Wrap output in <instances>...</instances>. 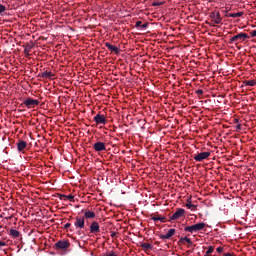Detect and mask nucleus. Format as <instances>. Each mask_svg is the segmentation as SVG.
<instances>
[{
	"instance_id": "1",
	"label": "nucleus",
	"mask_w": 256,
	"mask_h": 256,
	"mask_svg": "<svg viewBox=\"0 0 256 256\" xmlns=\"http://www.w3.org/2000/svg\"><path fill=\"white\" fill-rule=\"evenodd\" d=\"M205 227H207V224L205 223H197L191 226H186L184 228V231L188 232V233H197V231H203V229H205Z\"/></svg>"
},
{
	"instance_id": "2",
	"label": "nucleus",
	"mask_w": 256,
	"mask_h": 256,
	"mask_svg": "<svg viewBox=\"0 0 256 256\" xmlns=\"http://www.w3.org/2000/svg\"><path fill=\"white\" fill-rule=\"evenodd\" d=\"M54 247L57 251H66L71 247V243L68 240H59Z\"/></svg>"
},
{
	"instance_id": "3",
	"label": "nucleus",
	"mask_w": 256,
	"mask_h": 256,
	"mask_svg": "<svg viewBox=\"0 0 256 256\" xmlns=\"http://www.w3.org/2000/svg\"><path fill=\"white\" fill-rule=\"evenodd\" d=\"M27 107V109H35L39 105V100H35L31 97L26 98L23 103L21 104V107Z\"/></svg>"
},
{
	"instance_id": "4",
	"label": "nucleus",
	"mask_w": 256,
	"mask_h": 256,
	"mask_svg": "<svg viewBox=\"0 0 256 256\" xmlns=\"http://www.w3.org/2000/svg\"><path fill=\"white\" fill-rule=\"evenodd\" d=\"M245 39H249V35H247V33L241 32V33L233 36L232 38H230L229 43L230 44H233V43L237 44V43H241V42L245 41Z\"/></svg>"
},
{
	"instance_id": "5",
	"label": "nucleus",
	"mask_w": 256,
	"mask_h": 256,
	"mask_svg": "<svg viewBox=\"0 0 256 256\" xmlns=\"http://www.w3.org/2000/svg\"><path fill=\"white\" fill-rule=\"evenodd\" d=\"M209 157H211V152H202V153L195 154L193 156V159L194 161L201 162V161H205V159H209Z\"/></svg>"
},
{
	"instance_id": "6",
	"label": "nucleus",
	"mask_w": 256,
	"mask_h": 256,
	"mask_svg": "<svg viewBox=\"0 0 256 256\" xmlns=\"http://www.w3.org/2000/svg\"><path fill=\"white\" fill-rule=\"evenodd\" d=\"M181 217H185V209L178 208L176 212L170 216V221H177V219H181Z\"/></svg>"
},
{
	"instance_id": "7",
	"label": "nucleus",
	"mask_w": 256,
	"mask_h": 256,
	"mask_svg": "<svg viewBox=\"0 0 256 256\" xmlns=\"http://www.w3.org/2000/svg\"><path fill=\"white\" fill-rule=\"evenodd\" d=\"M210 17L216 25H221L223 23V18L221 17V14L219 12H217V13L212 12L210 14Z\"/></svg>"
},
{
	"instance_id": "8",
	"label": "nucleus",
	"mask_w": 256,
	"mask_h": 256,
	"mask_svg": "<svg viewBox=\"0 0 256 256\" xmlns=\"http://www.w3.org/2000/svg\"><path fill=\"white\" fill-rule=\"evenodd\" d=\"M93 149L97 153H101V151H107V146L105 145V142H96L93 144Z\"/></svg>"
},
{
	"instance_id": "9",
	"label": "nucleus",
	"mask_w": 256,
	"mask_h": 256,
	"mask_svg": "<svg viewBox=\"0 0 256 256\" xmlns=\"http://www.w3.org/2000/svg\"><path fill=\"white\" fill-rule=\"evenodd\" d=\"M94 121L96 125H107V118H105V115L97 114L94 117Z\"/></svg>"
},
{
	"instance_id": "10",
	"label": "nucleus",
	"mask_w": 256,
	"mask_h": 256,
	"mask_svg": "<svg viewBox=\"0 0 256 256\" xmlns=\"http://www.w3.org/2000/svg\"><path fill=\"white\" fill-rule=\"evenodd\" d=\"M90 233L97 235V233H101V227L99 226V222L93 221L90 225Z\"/></svg>"
},
{
	"instance_id": "11",
	"label": "nucleus",
	"mask_w": 256,
	"mask_h": 256,
	"mask_svg": "<svg viewBox=\"0 0 256 256\" xmlns=\"http://www.w3.org/2000/svg\"><path fill=\"white\" fill-rule=\"evenodd\" d=\"M76 229H85V218L76 217V221L74 222Z\"/></svg>"
},
{
	"instance_id": "12",
	"label": "nucleus",
	"mask_w": 256,
	"mask_h": 256,
	"mask_svg": "<svg viewBox=\"0 0 256 256\" xmlns=\"http://www.w3.org/2000/svg\"><path fill=\"white\" fill-rule=\"evenodd\" d=\"M175 235V228L169 229L166 234H161L160 239H171Z\"/></svg>"
},
{
	"instance_id": "13",
	"label": "nucleus",
	"mask_w": 256,
	"mask_h": 256,
	"mask_svg": "<svg viewBox=\"0 0 256 256\" xmlns=\"http://www.w3.org/2000/svg\"><path fill=\"white\" fill-rule=\"evenodd\" d=\"M105 47H107L109 51H112V53H115V55H119V48L117 46H113L111 43L106 42Z\"/></svg>"
},
{
	"instance_id": "14",
	"label": "nucleus",
	"mask_w": 256,
	"mask_h": 256,
	"mask_svg": "<svg viewBox=\"0 0 256 256\" xmlns=\"http://www.w3.org/2000/svg\"><path fill=\"white\" fill-rule=\"evenodd\" d=\"M17 149L18 151H25V149H27V142H25L24 140H20L18 143H17Z\"/></svg>"
},
{
	"instance_id": "15",
	"label": "nucleus",
	"mask_w": 256,
	"mask_h": 256,
	"mask_svg": "<svg viewBox=\"0 0 256 256\" xmlns=\"http://www.w3.org/2000/svg\"><path fill=\"white\" fill-rule=\"evenodd\" d=\"M84 217H85V219H95V212L86 210L84 212Z\"/></svg>"
},
{
	"instance_id": "16",
	"label": "nucleus",
	"mask_w": 256,
	"mask_h": 256,
	"mask_svg": "<svg viewBox=\"0 0 256 256\" xmlns=\"http://www.w3.org/2000/svg\"><path fill=\"white\" fill-rule=\"evenodd\" d=\"M140 247H142V249H144V251H151V250H153V245H151L149 243L140 242Z\"/></svg>"
},
{
	"instance_id": "17",
	"label": "nucleus",
	"mask_w": 256,
	"mask_h": 256,
	"mask_svg": "<svg viewBox=\"0 0 256 256\" xmlns=\"http://www.w3.org/2000/svg\"><path fill=\"white\" fill-rule=\"evenodd\" d=\"M243 12H238V13H228L225 14L224 17H232L233 19H236V17H243Z\"/></svg>"
},
{
	"instance_id": "18",
	"label": "nucleus",
	"mask_w": 256,
	"mask_h": 256,
	"mask_svg": "<svg viewBox=\"0 0 256 256\" xmlns=\"http://www.w3.org/2000/svg\"><path fill=\"white\" fill-rule=\"evenodd\" d=\"M54 76L53 73L47 71L41 74L42 79H53Z\"/></svg>"
},
{
	"instance_id": "19",
	"label": "nucleus",
	"mask_w": 256,
	"mask_h": 256,
	"mask_svg": "<svg viewBox=\"0 0 256 256\" xmlns=\"http://www.w3.org/2000/svg\"><path fill=\"white\" fill-rule=\"evenodd\" d=\"M180 243H182V245H185V242L188 243V245H193V241H191V238L185 236L184 238H180Z\"/></svg>"
},
{
	"instance_id": "20",
	"label": "nucleus",
	"mask_w": 256,
	"mask_h": 256,
	"mask_svg": "<svg viewBox=\"0 0 256 256\" xmlns=\"http://www.w3.org/2000/svg\"><path fill=\"white\" fill-rule=\"evenodd\" d=\"M10 235H11V237H14V239H17V237H19V235H21V233L15 229H10Z\"/></svg>"
},
{
	"instance_id": "21",
	"label": "nucleus",
	"mask_w": 256,
	"mask_h": 256,
	"mask_svg": "<svg viewBox=\"0 0 256 256\" xmlns=\"http://www.w3.org/2000/svg\"><path fill=\"white\" fill-rule=\"evenodd\" d=\"M244 85H246L247 87H255L256 82L255 80H246L244 81Z\"/></svg>"
},
{
	"instance_id": "22",
	"label": "nucleus",
	"mask_w": 256,
	"mask_h": 256,
	"mask_svg": "<svg viewBox=\"0 0 256 256\" xmlns=\"http://www.w3.org/2000/svg\"><path fill=\"white\" fill-rule=\"evenodd\" d=\"M187 209H191V211H195V209H197V206H195V204H192L191 201H189L186 204Z\"/></svg>"
},
{
	"instance_id": "23",
	"label": "nucleus",
	"mask_w": 256,
	"mask_h": 256,
	"mask_svg": "<svg viewBox=\"0 0 256 256\" xmlns=\"http://www.w3.org/2000/svg\"><path fill=\"white\" fill-rule=\"evenodd\" d=\"M213 251H215V248L213 246L208 247V250L206 251L205 256L211 255Z\"/></svg>"
},
{
	"instance_id": "24",
	"label": "nucleus",
	"mask_w": 256,
	"mask_h": 256,
	"mask_svg": "<svg viewBox=\"0 0 256 256\" xmlns=\"http://www.w3.org/2000/svg\"><path fill=\"white\" fill-rule=\"evenodd\" d=\"M71 201V203H75V196L73 195H66V200Z\"/></svg>"
},
{
	"instance_id": "25",
	"label": "nucleus",
	"mask_w": 256,
	"mask_h": 256,
	"mask_svg": "<svg viewBox=\"0 0 256 256\" xmlns=\"http://www.w3.org/2000/svg\"><path fill=\"white\" fill-rule=\"evenodd\" d=\"M5 11H7V7H5L3 4H0V15L1 13H5Z\"/></svg>"
},
{
	"instance_id": "26",
	"label": "nucleus",
	"mask_w": 256,
	"mask_h": 256,
	"mask_svg": "<svg viewBox=\"0 0 256 256\" xmlns=\"http://www.w3.org/2000/svg\"><path fill=\"white\" fill-rule=\"evenodd\" d=\"M161 5H163V2L156 1L152 3L153 7H161Z\"/></svg>"
},
{
	"instance_id": "27",
	"label": "nucleus",
	"mask_w": 256,
	"mask_h": 256,
	"mask_svg": "<svg viewBox=\"0 0 256 256\" xmlns=\"http://www.w3.org/2000/svg\"><path fill=\"white\" fill-rule=\"evenodd\" d=\"M59 199H61V201H67V195L59 194Z\"/></svg>"
},
{
	"instance_id": "28",
	"label": "nucleus",
	"mask_w": 256,
	"mask_h": 256,
	"mask_svg": "<svg viewBox=\"0 0 256 256\" xmlns=\"http://www.w3.org/2000/svg\"><path fill=\"white\" fill-rule=\"evenodd\" d=\"M151 219H152V221H154L155 223H157V221H159V215H152L151 216Z\"/></svg>"
},
{
	"instance_id": "29",
	"label": "nucleus",
	"mask_w": 256,
	"mask_h": 256,
	"mask_svg": "<svg viewBox=\"0 0 256 256\" xmlns=\"http://www.w3.org/2000/svg\"><path fill=\"white\" fill-rule=\"evenodd\" d=\"M159 221H161V223H165L167 221V217L159 216Z\"/></svg>"
},
{
	"instance_id": "30",
	"label": "nucleus",
	"mask_w": 256,
	"mask_h": 256,
	"mask_svg": "<svg viewBox=\"0 0 256 256\" xmlns=\"http://www.w3.org/2000/svg\"><path fill=\"white\" fill-rule=\"evenodd\" d=\"M29 49L28 48H25L24 49V55H25V57H29Z\"/></svg>"
},
{
	"instance_id": "31",
	"label": "nucleus",
	"mask_w": 256,
	"mask_h": 256,
	"mask_svg": "<svg viewBox=\"0 0 256 256\" xmlns=\"http://www.w3.org/2000/svg\"><path fill=\"white\" fill-rule=\"evenodd\" d=\"M229 11H231V8L226 7L225 10H222L223 13L229 14Z\"/></svg>"
},
{
	"instance_id": "32",
	"label": "nucleus",
	"mask_w": 256,
	"mask_h": 256,
	"mask_svg": "<svg viewBox=\"0 0 256 256\" xmlns=\"http://www.w3.org/2000/svg\"><path fill=\"white\" fill-rule=\"evenodd\" d=\"M106 256H118L117 254H115V252L110 251L106 254Z\"/></svg>"
},
{
	"instance_id": "33",
	"label": "nucleus",
	"mask_w": 256,
	"mask_h": 256,
	"mask_svg": "<svg viewBox=\"0 0 256 256\" xmlns=\"http://www.w3.org/2000/svg\"><path fill=\"white\" fill-rule=\"evenodd\" d=\"M140 27H141V29H147V27H149V24L148 23H144Z\"/></svg>"
},
{
	"instance_id": "34",
	"label": "nucleus",
	"mask_w": 256,
	"mask_h": 256,
	"mask_svg": "<svg viewBox=\"0 0 256 256\" xmlns=\"http://www.w3.org/2000/svg\"><path fill=\"white\" fill-rule=\"evenodd\" d=\"M196 95H203V90L201 89L196 90Z\"/></svg>"
},
{
	"instance_id": "35",
	"label": "nucleus",
	"mask_w": 256,
	"mask_h": 256,
	"mask_svg": "<svg viewBox=\"0 0 256 256\" xmlns=\"http://www.w3.org/2000/svg\"><path fill=\"white\" fill-rule=\"evenodd\" d=\"M216 251H217V253H223V247H218V248L216 249Z\"/></svg>"
},
{
	"instance_id": "36",
	"label": "nucleus",
	"mask_w": 256,
	"mask_h": 256,
	"mask_svg": "<svg viewBox=\"0 0 256 256\" xmlns=\"http://www.w3.org/2000/svg\"><path fill=\"white\" fill-rule=\"evenodd\" d=\"M142 25V22L141 21H137L136 24H135V27H141Z\"/></svg>"
},
{
	"instance_id": "37",
	"label": "nucleus",
	"mask_w": 256,
	"mask_h": 256,
	"mask_svg": "<svg viewBox=\"0 0 256 256\" xmlns=\"http://www.w3.org/2000/svg\"><path fill=\"white\" fill-rule=\"evenodd\" d=\"M250 34H251V37H256V30L251 31Z\"/></svg>"
},
{
	"instance_id": "38",
	"label": "nucleus",
	"mask_w": 256,
	"mask_h": 256,
	"mask_svg": "<svg viewBox=\"0 0 256 256\" xmlns=\"http://www.w3.org/2000/svg\"><path fill=\"white\" fill-rule=\"evenodd\" d=\"M69 227H71V223H66V224L64 225V229H69Z\"/></svg>"
},
{
	"instance_id": "39",
	"label": "nucleus",
	"mask_w": 256,
	"mask_h": 256,
	"mask_svg": "<svg viewBox=\"0 0 256 256\" xmlns=\"http://www.w3.org/2000/svg\"><path fill=\"white\" fill-rule=\"evenodd\" d=\"M5 245H7V243L0 241V247H5Z\"/></svg>"
},
{
	"instance_id": "40",
	"label": "nucleus",
	"mask_w": 256,
	"mask_h": 256,
	"mask_svg": "<svg viewBox=\"0 0 256 256\" xmlns=\"http://www.w3.org/2000/svg\"><path fill=\"white\" fill-rule=\"evenodd\" d=\"M26 49H29V51H31V49H33V46L28 45V46L26 47Z\"/></svg>"
},
{
	"instance_id": "41",
	"label": "nucleus",
	"mask_w": 256,
	"mask_h": 256,
	"mask_svg": "<svg viewBox=\"0 0 256 256\" xmlns=\"http://www.w3.org/2000/svg\"><path fill=\"white\" fill-rule=\"evenodd\" d=\"M236 129L241 130V124H238V125L236 126Z\"/></svg>"
},
{
	"instance_id": "42",
	"label": "nucleus",
	"mask_w": 256,
	"mask_h": 256,
	"mask_svg": "<svg viewBox=\"0 0 256 256\" xmlns=\"http://www.w3.org/2000/svg\"><path fill=\"white\" fill-rule=\"evenodd\" d=\"M115 235H117V233L113 232V233L111 234V237H115Z\"/></svg>"
},
{
	"instance_id": "43",
	"label": "nucleus",
	"mask_w": 256,
	"mask_h": 256,
	"mask_svg": "<svg viewBox=\"0 0 256 256\" xmlns=\"http://www.w3.org/2000/svg\"><path fill=\"white\" fill-rule=\"evenodd\" d=\"M155 245H159V242H155Z\"/></svg>"
},
{
	"instance_id": "44",
	"label": "nucleus",
	"mask_w": 256,
	"mask_h": 256,
	"mask_svg": "<svg viewBox=\"0 0 256 256\" xmlns=\"http://www.w3.org/2000/svg\"><path fill=\"white\" fill-rule=\"evenodd\" d=\"M213 1H224V0H213Z\"/></svg>"
}]
</instances>
